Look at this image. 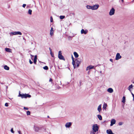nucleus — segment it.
I'll list each match as a JSON object with an SVG mask.
<instances>
[{
	"label": "nucleus",
	"instance_id": "1",
	"mask_svg": "<svg viewBox=\"0 0 134 134\" xmlns=\"http://www.w3.org/2000/svg\"><path fill=\"white\" fill-rule=\"evenodd\" d=\"M44 126H42L40 127H38L37 126H34V129L35 132H38L40 130H42L44 129V131H46V129L45 128L44 129Z\"/></svg>",
	"mask_w": 134,
	"mask_h": 134
},
{
	"label": "nucleus",
	"instance_id": "2",
	"mask_svg": "<svg viewBox=\"0 0 134 134\" xmlns=\"http://www.w3.org/2000/svg\"><path fill=\"white\" fill-rule=\"evenodd\" d=\"M18 96L21 97L22 98H26L27 97L30 98L31 97V96L28 94H20V91H19V94Z\"/></svg>",
	"mask_w": 134,
	"mask_h": 134
},
{
	"label": "nucleus",
	"instance_id": "3",
	"mask_svg": "<svg viewBox=\"0 0 134 134\" xmlns=\"http://www.w3.org/2000/svg\"><path fill=\"white\" fill-rule=\"evenodd\" d=\"M75 63H76L77 64V67H79V64H80L81 62V60L79 58H77L75 60Z\"/></svg>",
	"mask_w": 134,
	"mask_h": 134
},
{
	"label": "nucleus",
	"instance_id": "4",
	"mask_svg": "<svg viewBox=\"0 0 134 134\" xmlns=\"http://www.w3.org/2000/svg\"><path fill=\"white\" fill-rule=\"evenodd\" d=\"M98 128L97 124L94 125L93 126L92 130L93 131L96 132L98 131Z\"/></svg>",
	"mask_w": 134,
	"mask_h": 134
},
{
	"label": "nucleus",
	"instance_id": "5",
	"mask_svg": "<svg viewBox=\"0 0 134 134\" xmlns=\"http://www.w3.org/2000/svg\"><path fill=\"white\" fill-rule=\"evenodd\" d=\"M22 34V33L19 31H16L14 32H12L10 33V35H21Z\"/></svg>",
	"mask_w": 134,
	"mask_h": 134
},
{
	"label": "nucleus",
	"instance_id": "6",
	"mask_svg": "<svg viewBox=\"0 0 134 134\" xmlns=\"http://www.w3.org/2000/svg\"><path fill=\"white\" fill-rule=\"evenodd\" d=\"M115 10L114 8H112L110 10L109 14L110 15H114L115 13Z\"/></svg>",
	"mask_w": 134,
	"mask_h": 134
},
{
	"label": "nucleus",
	"instance_id": "7",
	"mask_svg": "<svg viewBox=\"0 0 134 134\" xmlns=\"http://www.w3.org/2000/svg\"><path fill=\"white\" fill-rule=\"evenodd\" d=\"M99 6V5L98 4H95L93 6H92V10H96L98 9Z\"/></svg>",
	"mask_w": 134,
	"mask_h": 134
},
{
	"label": "nucleus",
	"instance_id": "8",
	"mask_svg": "<svg viewBox=\"0 0 134 134\" xmlns=\"http://www.w3.org/2000/svg\"><path fill=\"white\" fill-rule=\"evenodd\" d=\"M121 58V56L120 55V54L119 53H117L116 55L115 59L116 60H118Z\"/></svg>",
	"mask_w": 134,
	"mask_h": 134
},
{
	"label": "nucleus",
	"instance_id": "9",
	"mask_svg": "<svg viewBox=\"0 0 134 134\" xmlns=\"http://www.w3.org/2000/svg\"><path fill=\"white\" fill-rule=\"evenodd\" d=\"M72 123L71 122H67L65 125V127L66 128L70 127Z\"/></svg>",
	"mask_w": 134,
	"mask_h": 134
},
{
	"label": "nucleus",
	"instance_id": "10",
	"mask_svg": "<svg viewBox=\"0 0 134 134\" xmlns=\"http://www.w3.org/2000/svg\"><path fill=\"white\" fill-rule=\"evenodd\" d=\"M116 120L114 119H112L111 121V124L110 126H113L114 124H115Z\"/></svg>",
	"mask_w": 134,
	"mask_h": 134
},
{
	"label": "nucleus",
	"instance_id": "11",
	"mask_svg": "<svg viewBox=\"0 0 134 134\" xmlns=\"http://www.w3.org/2000/svg\"><path fill=\"white\" fill-rule=\"evenodd\" d=\"M107 91L109 93H111L113 92V90L112 88H110L107 90Z\"/></svg>",
	"mask_w": 134,
	"mask_h": 134
},
{
	"label": "nucleus",
	"instance_id": "12",
	"mask_svg": "<svg viewBox=\"0 0 134 134\" xmlns=\"http://www.w3.org/2000/svg\"><path fill=\"white\" fill-rule=\"evenodd\" d=\"M107 133L108 134H114L113 133L110 129L108 130H107Z\"/></svg>",
	"mask_w": 134,
	"mask_h": 134
},
{
	"label": "nucleus",
	"instance_id": "13",
	"mask_svg": "<svg viewBox=\"0 0 134 134\" xmlns=\"http://www.w3.org/2000/svg\"><path fill=\"white\" fill-rule=\"evenodd\" d=\"M87 32V31L86 30L85 31L83 29H82L81 30V34H86Z\"/></svg>",
	"mask_w": 134,
	"mask_h": 134
},
{
	"label": "nucleus",
	"instance_id": "14",
	"mask_svg": "<svg viewBox=\"0 0 134 134\" xmlns=\"http://www.w3.org/2000/svg\"><path fill=\"white\" fill-rule=\"evenodd\" d=\"M71 58L72 60V64L74 66V68H75V61L74 60V58L72 55Z\"/></svg>",
	"mask_w": 134,
	"mask_h": 134
},
{
	"label": "nucleus",
	"instance_id": "15",
	"mask_svg": "<svg viewBox=\"0 0 134 134\" xmlns=\"http://www.w3.org/2000/svg\"><path fill=\"white\" fill-rule=\"evenodd\" d=\"M58 57L60 59L65 60L64 57L62 55H58Z\"/></svg>",
	"mask_w": 134,
	"mask_h": 134
},
{
	"label": "nucleus",
	"instance_id": "16",
	"mask_svg": "<svg viewBox=\"0 0 134 134\" xmlns=\"http://www.w3.org/2000/svg\"><path fill=\"white\" fill-rule=\"evenodd\" d=\"M94 66L92 65H90L88 66L86 69V70H90L94 68Z\"/></svg>",
	"mask_w": 134,
	"mask_h": 134
},
{
	"label": "nucleus",
	"instance_id": "17",
	"mask_svg": "<svg viewBox=\"0 0 134 134\" xmlns=\"http://www.w3.org/2000/svg\"><path fill=\"white\" fill-rule=\"evenodd\" d=\"M107 106V104L105 103V102H104L103 107V109H104L106 110Z\"/></svg>",
	"mask_w": 134,
	"mask_h": 134
},
{
	"label": "nucleus",
	"instance_id": "18",
	"mask_svg": "<svg viewBox=\"0 0 134 134\" xmlns=\"http://www.w3.org/2000/svg\"><path fill=\"white\" fill-rule=\"evenodd\" d=\"M101 106L102 105L100 104L99 105L98 107V110L99 112H100V111L101 110Z\"/></svg>",
	"mask_w": 134,
	"mask_h": 134
},
{
	"label": "nucleus",
	"instance_id": "19",
	"mask_svg": "<svg viewBox=\"0 0 134 134\" xmlns=\"http://www.w3.org/2000/svg\"><path fill=\"white\" fill-rule=\"evenodd\" d=\"M5 51L8 52H12V50L10 48H6L5 49Z\"/></svg>",
	"mask_w": 134,
	"mask_h": 134
},
{
	"label": "nucleus",
	"instance_id": "20",
	"mask_svg": "<svg viewBox=\"0 0 134 134\" xmlns=\"http://www.w3.org/2000/svg\"><path fill=\"white\" fill-rule=\"evenodd\" d=\"M133 86L132 84L131 85L128 87L127 89L128 90H129L130 92H131V88H132L133 87Z\"/></svg>",
	"mask_w": 134,
	"mask_h": 134
},
{
	"label": "nucleus",
	"instance_id": "21",
	"mask_svg": "<svg viewBox=\"0 0 134 134\" xmlns=\"http://www.w3.org/2000/svg\"><path fill=\"white\" fill-rule=\"evenodd\" d=\"M53 34V29L52 27L51 28L50 34L51 36H52Z\"/></svg>",
	"mask_w": 134,
	"mask_h": 134
},
{
	"label": "nucleus",
	"instance_id": "22",
	"mask_svg": "<svg viewBox=\"0 0 134 134\" xmlns=\"http://www.w3.org/2000/svg\"><path fill=\"white\" fill-rule=\"evenodd\" d=\"M37 55H35V56L34 58V63L35 64H36V62H37Z\"/></svg>",
	"mask_w": 134,
	"mask_h": 134
},
{
	"label": "nucleus",
	"instance_id": "23",
	"mask_svg": "<svg viewBox=\"0 0 134 134\" xmlns=\"http://www.w3.org/2000/svg\"><path fill=\"white\" fill-rule=\"evenodd\" d=\"M74 55L75 57L76 58H77L78 57L79 55L77 53V52H74Z\"/></svg>",
	"mask_w": 134,
	"mask_h": 134
},
{
	"label": "nucleus",
	"instance_id": "24",
	"mask_svg": "<svg viewBox=\"0 0 134 134\" xmlns=\"http://www.w3.org/2000/svg\"><path fill=\"white\" fill-rule=\"evenodd\" d=\"M86 7L88 9L92 10V6L88 5L86 6Z\"/></svg>",
	"mask_w": 134,
	"mask_h": 134
},
{
	"label": "nucleus",
	"instance_id": "25",
	"mask_svg": "<svg viewBox=\"0 0 134 134\" xmlns=\"http://www.w3.org/2000/svg\"><path fill=\"white\" fill-rule=\"evenodd\" d=\"M97 117L100 120H102V118L101 115H97Z\"/></svg>",
	"mask_w": 134,
	"mask_h": 134
},
{
	"label": "nucleus",
	"instance_id": "26",
	"mask_svg": "<svg viewBox=\"0 0 134 134\" xmlns=\"http://www.w3.org/2000/svg\"><path fill=\"white\" fill-rule=\"evenodd\" d=\"M4 69L6 70H8L9 69V68L7 65H5L4 66Z\"/></svg>",
	"mask_w": 134,
	"mask_h": 134
},
{
	"label": "nucleus",
	"instance_id": "27",
	"mask_svg": "<svg viewBox=\"0 0 134 134\" xmlns=\"http://www.w3.org/2000/svg\"><path fill=\"white\" fill-rule=\"evenodd\" d=\"M125 96H124L122 98V102L123 103H125Z\"/></svg>",
	"mask_w": 134,
	"mask_h": 134
},
{
	"label": "nucleus",
	"instance_id": "28",
	"mask_svg": "<svg viewBox=\"0 0 134 134\" xmlns=\"http://www.w3.org/2000/svg\"><path fill=\"white\" fill-rule=\"evenodd\" d=\"M32 10L31 9H29L28 10V13L29 15H31L32 14Z\"/></svg>",
	"mask_w": 134,
	"mask_h": 134
},
{
	"label": "nucleus",
	"instance_id": "29",
	"mask_svg": "<svg viewBox=\"0 0 134 134\" xmlns=\"http://www.w3.org/2000/svg\"><path fill=\"white\" fill-rule=\"evenodd\" d=\"M65 17V16L63 15H61L60 16V19H64Z\"/></svg>",
	"mask_w": 134,
	"mask_h": 134
},
{
	"label": "nucleus",
	"instance_id": "30",
	"mask_svg": "<svg viewBox=\"0 0 134 134\" xmlns=\"http://www.w3.org/2000/svg\"><path fill=\"white\" fill-rule=\"evenodd\" d=\"M43 68L45 70H47L48 69V68L47 66H45L43 67Z\"/></svg>",
	"mask_w": 134,
	"mask_h": 134
},
{
	"label": "nucleus",
	"instance_id": "31",
	"mask_svg": "<svg viewBox=\"0 0 134 134\" xmlns=\"http://www.w3.org/2000/svg\"><path fill=\"white\" fill-rule=\"evenodd\" d=\"M27 115H29L30 114V112L29 111H27Z\"/></svg>",
	"mask_w": 134,
	"mask_h": 134
},
{
	"label": "nucleus",
	"instance_id": "32",
	"mask_svg": "<svg viewBox=\"0 0 134 134\" xmlns=\"http://www.w3.org/2000/svg\"><path fill=\"white\" fill-rule=\"evenodd\" d=\"M10 131L13 133H14V131H13V128H11V129Z\"/></svg>",
	"mask_w": 134,
	"mask_h": 134
},
{
	"label": "nucleus",
	"instance_id": "33",
	"mask_svg": "<svg viewBox=\"0 0 134 134\" xmlns=\"http://www.w3.org/2000/svg\"><path fill=\"white\" fill-rule=\"evenodd\" d=\"M62 55V53L61 51H59V52L58 55Z\"/></svg>",
	"mask_w": 134,
	"mask_h": 134
},
{
	"label": "nucleus",
	"instance_id": "34",
	"mask_svg": "<svg viewBox=\"0 0 134 134\" xmlns=\"http://www.w3.org/2000/svg\"><path fill=\"white\" fill-rule=\"evenodd\" d=\"M53 21V19L52 17L51 16V19H50V21L51 22H52Z\"/></svg>",
	"mask_w": 134,
	"mask_h": 134
},
{
	"label": "nucleus",
	"instance_id": "35",
	"mask_svg": "<svg viewBox=\"0 0 134 134\" xmlns=\"http://www.w3.org/2000/svg\"><path fill=\"white\" fill-rule=\"evenodd\" d=\"M118 124L119 125H121L122 124V122H119Z\"/></svg>",
	"mask_w": 134,
	"mask_h": 134
},
{
	"label": "nucleus",
	"instance_id": "36",
	"mask_svg": "<svg viewBox=\"0 0 134 134\" xmlns=\"http://www.w3.org/2000/svg\"><path fill=\"white\" fill-rule=\"evenodd\" d=\"M5 106L8 107V103H6L5 104Z\"/></svg>",
	"mask_w": 134,
	"mask_h": 134
},
{
	"label": "nucleus",
	"instance_id": "37",
	"mask_svg": "<svg viewBox=\"0 0 134 134\" xmlns=\"http://www.w3.org/2000/svg\"><path fill=\"white\" fill-rule=\"evenodd\" d=\"M26 4H23V7L24 8H25V6H26Z\"/></svg>",
	"mask_w": 134,
	"mask_h": 134
},
{
	"label": "nucleus",
	"instance_id": "38",
	"mask_svg": "<svg viewBox=\"0 0 134 134\" xmlns=\"http://www.w3.org/2000/svg\"><path fill=\"white\" fill-rule=\"evenodd\" d=\"M51 52H50V54L51 55V56L53 57H54V55L53 54V53H52V52H51Z\"/></svg>",
	"mask_w": 134,
	"mask_h": 134
},
{
	"label": "nucleus",
	"instance_id": "39",
	"mask_svg": "<svg viewBox=\"0 0 134 134\" xmlns=\"http://www.w3.org/2000/svg\"><path fill=\"white\" fill-rule=\"evenodd\" d=\"M24 109L25 110H27L28 109V108H27L25 107H24Z\"/></svg>",
	"mask_w": 134,
	"mask_h": 134
},
{
	"label": "nucleus",
	"instance_id": "40",
	"mask_svg": "<svg viewBox=\"0 0 134 134\" xmlns=\"http://www.w3.org/2000/svg\"><path fill=\"white\" fill-rule=\"evenodd\" d=\"M30 55L31 59H32L34 57V56L31 54H30Z\"/></svg>",
	"mask_w": 134,
	"mask_h": 134
},
{
	"label": "nucleus",
	"instance_id": "41",
	"mask_svg": "<svg viewBox=\"0 0 134 134\" xmlns=\"http://www.w3.org/2000/svg\"><path fill=\"white\" fill-rule=\"evenodd\" d=\"M29 62H30V63L31 64H32V63H33L32 62L31 60L30 59V60H29Z\"/></svg>",
	"mask_w": 134,
	"mask_h": 134
},
{
	"label": "nucleus",
	"instance_id": "42",
	"mask_svg": "<svg viewBox=\"0 0 134 134\" xmlns=\"http://www.w3.org/2000/svg\"><path fill=\"white\" fill-rule=\"evenodd\" d=\"M49 50L50 51V52H52L51 49V48H49Z\"/></svg>",
	"mask_w": 134,
	"mask_h": 134
},
{
	"label": "nucleus",
	"instance_id": "43",
	"mask_svg": "<svg viewBox=\"0 0 134 134\" xmlns=\"http://www.w3.org/2000/svg\"><path fill=\"white\" fill-rule=\"evenodd\" d=\"M49 81L50 82H52V80L51 78H50L49 79Z\"/></svg>",
	"mask_w": 134,
	"mask_h": 134
},
{
	"label": "nucleus",
	"instance_id": "44",
	"mask_svg": "<svg viewBox=\"0 0 134 134\" xmlns=\"http://www.w3.org/2000/svg\"><path fill=\"white\" fill-rule=\"evenodd\" d=\"M131 92V93L132 95V96L133 97H133H134V94L132 93V92Z\"/></svg>",
	"mask_w": 134,
	"mask_h": 134
},
{
	"label": "nucleus",
	"instance_id": "45",
	"mask_svg": "<svg viewBox=\"0 0 134 134\" xmlns=\"http://www.w3.org/2000/svg\"><path fill=\"white\" fill-rule=\"evenodd\" d=\"M131 92V93L132 95V96L133 97H133H134V94L132 93V92Z\"/></svg>",
	"mask_w": 134,
	"mask_h": 134
},
{
	"label": "nucleus",
	"instance_id": "46",
	"mask_svg": "<svg viewBox=\"0 0 134 134\" xmlns=\"http://www.w3.org/2000/svg\"><path fill=\"white\" fill-rule=\"evenodd\" d=\"M131 92V93L132 95V96L133 97H133H134V94L132 93V92Z\"/></svg>",
	"mask_w": 134,
	"mask_h": 134
},
{
	"label": "nucleus",
	"instance_id": "47",
	"mask_svg": "<svg viewBox=\"0 0 134 134\" xmlns=\"http://www.w3.org/2000/svg\"><path fill=\"white\" fill-rule=\"evenodd\" d=\"M18 132L19 133V134H22L21 132V131H18Z\"/></svg>",
	"mask_w": 134,
	"mask_h": 134
},
{
	"label": "nucleus",
	"instance_id": "48",
	"mask_svg": "<svg viewBox=\"0 0 134 134\" xmlns=\"http://www.w3.org/2000/svg\"><path fill=\"white\" fill-rule=\"evenodd\" d=\"M110 61H111V62H113V59H110Z\"/></svg>",
	"mask_w": 134,
	"mask_h": 134
},
{
	"label": "nucleus",
	"instance_id": "49",
	"mask_svg": "<svg viewBox=\"0 0 134 134\" xmlns=\"http://www.w3.org/2000/svg\"><path fill=\"white\" fill-rule=\"evenodd\" d=\"M95 132H94H94H93V134H95Z\"/></svg>",
	"mask_w": 134,
	"mask_h": 134
},
{
	"label": "nucleus",
	"instance_id": "50",
	"mask_svg": "<svg viewBox=\"0 0 134 134\" xmlns=\"http://www.w3.org/2000/svg\"><path fill=\"white\" fill-rule=\"evenodd\" d=\"M121 0V1L122 2H124V0Z\"/></svg>",
	"mask_w": 134,
	"mask_h": 134
},
{
	"label": "nucleus",
	"instance_id": "51",
	"mask_svg": "<svg viewBox=\"0 0 134 134\" xmlns=\"http://www.w3.org/2000/svg\"><path fill=\"white\" fill-rule=\"evenodd\" d=\"M47 117H48V118H49V116H47Z\"/></svg>",
	"mask_w": 134,
	"mask_h": 134
},
{
	"label": "nucleus",
	"instance_id": "52",
	"mask_svg": "<svg viewBox=\"0 0 134 134\" xmlns=\"http://www.w3.org/2000/svg\"><path fill=\"white\" fill-rule=\"evenodd\" d=\"M102 72V71H100V73H101Z\"/></svg>",
	"mask_w": 134,
	"mask_h": 134
},
{
	"label": "nucleus",
	"instance_id": "53",
	"mask_svg": "<svg viewBox=\"0 0 134 134\" xmlns=\"http://www.w3.org/2000/svg\"><path fill=\"white\" fill-rule=\"evenodd\" d=\"M133 100L134 101V97H133Z\"/></svg>",
	"mask_w": 134,
	"mask_h": 134
},
{
	"label": "nucleus",
	"instance_id": "54",
	"mask_svg": "<svg viewBox=\"0 0 134 134\" xmlns=\"http://www.w3.org/2000/svg\"><path fill=\"white\" fill-rule=\"evenodd\" d=\"M133 83H134V82H133Z\"/></svg>",
	"mask_w": 134,
	"mask_h": 134
}]
</instances>
